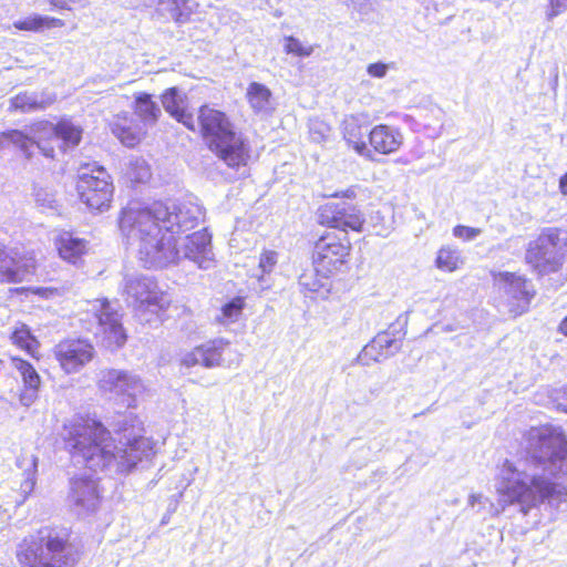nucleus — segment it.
I'll list each match as a JSON object with an SVG mask.
<instances>
[{"label":"nucleus","instance_id":"12","mask_svg":"<svg viewBox=\"0 0 567 567\" xmlns=\"http://www.w3.org/2000/svg\"><path fill=\"white\" fill-rule=\"evenodd\" d=\"M350 252V243H346L334 234L321 236L315 244L312 264L315 271L328 278L338 271Z\"/></svg>","mask_w":567,"mask_h":567},{"label":"nucleus","instance_id":"40","mask_svg":"<svg viewBox=\"0 0 567 567\" xmlns=\"http://www.w3.org/2000/svg\"><path fill=\"white\" fill-rule=\"evenodd\" d=\"M482 234L481 228L457 225L453 228V235L463 240L470 241Z\"/></svg>","mask_w":567,"mask_h":567},{"label":"nucleus","instance_id":"25","mask_svg":"<svg viewBox=\"0 0 567 567\" xmlns=\"http://www.w3.org/2000/svg\"><path fill=\"white\" fill-rule=\"evenodd\" d=\"M17 465L23 471L24 476L20 484V494L22 498L17 501V504L21 505L34 489L38 473V457L34 454H22L18 458Z\"/></svg>","mask_w":567,"mask_h":567},{"label":"nucleus","instance_id":"1","mask_svg":"<svg viewBox=\"0 0 567 567\" xmlns=\"http://www.w3.org/2000/svg\"><path fill=\"white\" fill-rule=\"evenodd\" d=\"M203 217L202 206L190 200L157 202L147 207H125L118 226L130 244H137L138 259L146 268H164L188 259L200 269H209L214 254L206 229L176 237L197 227Z\"/></svg>","mask_w":567,"mask_h":567},{"label":"nucleus","instance_id":"28","mask_svg":"<svg viewBox=\"0 0 567 567\" xmlns=\"http://www.w3.org/2000/svg\"><path fill=\"white\" fill-rule=\"evenodd\" d=\"M196 7L194 0H159L161 10L178 24L188 22Z\"/></svg>","mask_w":567,"mask_h":567},{"label":"nucleus","instance_id":"33","mask_svg":"<svg viewBox=\"0 0 567 567\" xmlns=\"http://www.w3.org/2000/svg\"><path fill=\"white\" fill-rule=\"evenodd\" d=\"M11 340L22 350L33 355L39 347L38 340L32 336L30 329L25 324L16 327L11 334Z\"/></svg>","mask_w":567,"mask_h":567},{"label":"nucleus","instance_id":"34","mask_svg":"<svg viewBox=\"0 0 567 567\" xmlns=\"http://www.w3.org/2000/svg\"><path fill=\"white\" fill-rule=\"evenodd\" d=\"M461 262V252L451 247H442L435 259L436 267L449 272L456 270Z\"/></svg>","mask_w":567,"mask_h":567},{"label":"nucleus","instance_id":"27","mask_svg":"<svg viewBox=\"0 0 567 567\" xmlns=\"http://www.w3.org/2000/svg\"><path fill=\"white\" fill-rule=\"evenodd\" d=\"M87 243L84 239L74 237L72 234L64 233L58 241V249L61 258L76 265L86 252Z\"/></svg>","mask_w":567,"mask_h":567},{"label":"nucleus","instance_id":"23","mask_svg":"<svg viewBox=\"0 0 567 567\" xmlns=\"http://www.w3.org/2000/svg\"><path fill=\"white\" fill-rule=\"evenodd\" d=\"M50 128V131L59 138L64 151L74 148L79 145L82 137V130L69 120H61L55 125L49 122H40L31 127L32 132Z\"/></svg>","mask_w":567,"mask_h":567},{"label":"nucleus","instance_id":"22","mask_svg":"<svg viewBox=\"0 0 567 567\" xmlns=\"http://www.w3.org/2000/svg\"><path fill=\"white\" fill-rule=\"evenodd\" d=\"M12 363L19 371L24 386L20 394V402L24 406H30L38 398V392L41 385L40 375L32 364L25 360L14 358Z\"/></svg>","mask_w":567,"mask_h":567},{"label":"nucleus","instance_id":"26","mask_svg":"<svg viewBox=\"0 0 567 567\" xmlns=\"http://www.w3.org/2000/svg\"><path fill=\"white\" fill-rule=\"evenodd\" d=\"M271 91L264 84L251 82L246 92L250 107L257 114H269L272 112Z\"/></svg>","mask_w":567,"mask_h":567},{"label":"nucleus","instance_id":"16","mask_svg":"<svg viewBox=\"0 0 567 567\" xmlns=\"http://www.w3.org/2000/svg\"><path fill=\"white\" fill-rule=\"evenodd\" d=\"M494 280L499 290L503 291L511 312L517 316L527 310L534 293L522 276L513 272H499L494 277Z\"/></svg>","mask_w":567,"mask_h":567},{"label":"nucleus","instance_id":"10","mask_svg":"<svg viewBox=\"0 0 567 567\" xmlns=\"http://www.w3.org/2000/svg\"><path fill=\"white\" fill-rule=\"evenodd\" d=\"M76 188L81 202L90 209L102 213L110 208L114 187L103 167H95L91 173H81Z\"/></svg>","mask_w":567,"mask_h":567},{"label":"nucleus","instance_id":"37","mask_svg":"<svg viewBox=\"0 0 567 567\" xmlns=\"http://www.w3.org/2000/svg\"><path fill=\"white\" fill-rule=\"evenodd\" d=\"M318 275L319 274L317 271H309L300 275L298 284L300 287V291L305 293V296H307L308 292H319L321 288H323V284L321 279L318 278Z\"/></svg>","mask_w":567,"mask_h":567},{"label":"nucleus","instance_id":"42","mask_svg":"<svg viewBox=\"0 0 567 567\" xmlns=\"http://www.w3.org/2000/svg\"><path fill=\"white\" fill-rule=\"evenodd\" d=\"M34 196H35V202L40 206L48 207V208H54L55 199H54L53 194L49 193L45 189L40 188V189L35 190Z\"/></svg>","mask_w":567,"mask_h":567},{"label":"nucleus","instance_id":"43","mask_svg":"<svg viewBox=\"0 0 567 567\" xmlns=\"http://www.w3.org/2000/svg\"><path fill=\"white\" fill-rule=\"evenodd\" d=\"M368 74L373 78H383L386 74L388 65L382 62L371 63L368 65Z\"/></svg>","mask_w":567,"mask_h":567},{"label":"nucleus","instance_id":"39","mask_svg":"<svg viewBox=\"0 0 567 567\" xmlns=\"http://www.w3.org/2000/svg\"><path fill=\"white\" fill-rule=\"evenodd\" d=\"M48 20V18L32 17L17 21L14 22L13 25L19 30L38 31L44 25V22Z\"/></svg>","mask_w":567,"mask_h":567},{"label":"nucleus","instance_id":"17","mask_svg":"<svg viewBox=\"0 0 567 567\" xmlns=\"http://www.w3.org/2000/svg\"><path fill=\"white\" fill-rule=\"evenodd\" d=\"M230 343L224 339L208 341L185 353L182 365L192 368L200 364L205 368H215L225 363V355L230 353Z\"/></svg>","mask_w":567,"mask_h":567},{"label":"nucleus","instance_id":"47","mask_svg":"<svg viewBox=\"0 0 567 567\" xmlns=\"http://www.w3.org/2000/svg\"><path fill=\"white\" fill-rule=\"evenodd\" d=\"M4 255V249L0 247V258Z\"/></svg>","mask_w":567,"mask_h":567},{"label":"nucleus","instance_id":"29","mask_svg":"<svg viewBox=\"0 0 567 567\" xmlns=\"http://www.w3.org/2000/svg\"><path fill=\"white\" fill-rule=\"evenodd\" d=\"M134 110L145 125H154L162 114L158 104L152 100V95L144 92L135 95Z\"/></svg>","mask_w":567,"mask_h":567},{"label":"nucleus","instance_id":"19","mask_svg":"<svg viewBox=\"0 0 567 567\" xmlns=\"http://www.w3.org/2000/svg\"><path fill=\"white\" fill-rule=\"evenodd\" d=\"M396 334H400V332L395 330L378 333L358 355L359 363L368 365L369 360L380 362L394 355L401 349V337H396Z\"/></svg>","mask_w":567,"mask_h":567},{"label":"nucleus","instance_id":"31","mask_svg":"<svg viewBox=\"0 0 567 567\" xmlns=\"http://www.w3.org/2000/svg\"><path fill=\"white\" fill-rule=\"evenodd\" d=\"M111 130L121 143L127 147H134L141 140L140 133L127 125V120L125 117L114 121L111 124Z\"/></svg>","mask_w":567,"mask_h":567},{"label":"nucleus","instance_id":"24","mask_svg":"<svg viewBox=\"0 0 567 567\" xmlns=\"http://www.w3.org/2000/svg\"><path fill=\"white\" fill-rule=\"evenodd\" d=\"M56 100L54 93L42 91L38 92H23L10 100L11 109L22 113H31L43 111L52 105Z\"/></svg>","mask_w":567,"mask_h":567},{"label":"nucleus","instance_id":"35","mask_svg":"<svg viewBox=\"0 0 567 567\" xmlns=\"http://www.w3.org/2000/svg\"><path fill=\"white\" fill-rule=\"evenodd\" d=\"M245 301L240 297L231 299L221 307L220 315L216 318L223 324L233 323L238 320L244 309Z\"/></svg>","mask_w":567,"mask_h":567},{"label":"nucleus","instance_id":"32","mask_svg":"<svg viewBox=\"0 0 567 567\" xmlns=\"http://www.w3.org/2000/svg\"><path fill=\"white\" fill-rule=\"evenodd\" d=\"M360 130L361 127L357 125V121L354 118L347 121L344 126V138L350 145H352L353 150L358 154L370 155V150L368 148L365 142L361 140L362 134Z\"/></svg>","mask_w":567,"mask_h":567},{"label":"nucleus","instance_id":"8","mask_svg":"<svg viewBox=\"0 0 567 567\" xmlns=\"http://www.w3.org/2000/svg\"><path fill=\"white\" fill-rule=\"evenodd\" d=\"M125 300L138 316L146 312L157 315L169 306L168 296L158 289L156 281L143 275H130L124 278Z\"/></svg>","mask_w":567,"mask_h":567},{"label":"nucleus","instance_id":"4","mask_svg":"<svg viewBox=\"0 0 567 567\" xmlns=\"http://www.w3.org/2000/svg\"><path fill=\"white\" fill-rule=\"evenodd\" d=\"M210 151H213L229 167H240L247 164L249 146L240 133H237L228 116L216 109L203 105L195 125Z\"/></svg>","mask_w":567,"mask_h":567},{"label":"nucleus","instance_id":"15","mask_svg":"<svg viewBox=\"0 0 567 567\" xmlns=\"http://www.w3.org/2000/svg\"><path fill=\"white\" fill-rule=\"evenodd\" d=\"M37 261L33 252L14 248L10 252L4 250L0 258V281L22 282L30 279L34 274Z\"/></svg>","mask_w":567,"mask_h":567},{"label":"nucleus","instance_id":"41","mask_svg":"<svg viewBox=\"0 0 567 567\" xmlns=\"http://www.w3.org/2000/svg\"><path fill=\"white\" fill-rule=\"evenodd\" d=\"M277 264V254L275 251H265L260 256L259 268L264 274H268L272 270Z\"/></svg>","mask_w":567,"mask_h":567},{"label":"nucleus","instance_id":"13","mask_svg":"<svg viewBox=\"0 0 567 567\" xmlns=\"http://www.w3.org/2000/svg\"><path fill=\"white\" fill-rule=\"evenodd\" d=\"M91 311L97 320L102 344L111 351L122 348L127 339L118 311L107 299H96L91 303Z\"/></svg>","mask_w":567,"mask_h":567},{"label":"nucleus","instance_id":"18","mask_svg":"<svg viewBox=\"0 0 567 567\" xmlns=\"http://www.w3.org/2000/svg\"><path fill=\"white\" fill-rule=\"evenodd\" d=\"M68 498L71 508L78 515L93 513L100 502L96 481L90 476L72 478Z\"/></svg>","mask_w":567,"mask_h":567},{"label":"nucleus","instance_id":"46","mask_svg":"<svg viewBox=\"0 0 567 567\" xmlns=\"http://www.w3.org/2000/svg\"><path fill=\"white\" fill-rule=\"evenodd\" d=\"M558 330H559L563 334L567 336V317H566V318H564V319L561 320V322L559 323V328H558Z\"/></svg>","mask_w":567,"mask_h":567},{"label":"nucleus","instance_id":"3","mask_svg":"<svg viewBox=\"0 0 567 567\" xmlns=\"http://www.w3.org/2000/svg\"><path fill=\"white\" fill-rule=\"evenodd\" d=\"M501 499L494 504L482 494H471L467 506L475 509L482 519L498 516L507 505L516 504L519 512L527 515L530 509L537 507L544 501H560L563 492L559 485L548 478L526 471H518L508 461H505L501 470V481L497 487Z\"/></svg>","mask_w":567,"mask_h":567},{"label":"nucleus","instance_id":"20","mask_svg":"<svg viewBox=\"0 0 567 567\" xmlns=\"http://www.w3.org/2000/svg\"><path fill=\"white\" fill-rule=\"evenodd\" d=\"M163 107L187 128L195 131V117L186 110L187 99L177 87H169L161 95Z\"/></svg>","mask_w":567,"mask_h":567},{"label":"nucleus","instance_id":"14","mask_svg":"<svg viewBox=\"0 0 567 567\" xmlns=\"http://www.w3.org/2000/svg\"><path fill=\"white\" fill-rule=\"evenodd\" d=\"M95 354L94 347L83 339H68L54 347V357L65 373H76L85 367Z\"/></svg>","mask_w":567,"mask_h":567},{"label":"nucleus","instance_id":"9","mask_svg":"<svg viewBox=\"0 0 567 567\" xmlns=\"http://www.w3.org/2000/svg\"><path fill=\"white\" fill-rule=\"evenodd\" d=\"M564 246L561 231L557 228H547L529 244L525 259L539 274L554 272L561 265Z\"/></svg>","mask_w":567,"mask_h":567},{"label":"nucleus","instance_id":"21","mask_svg":"<svg viewBox=\"0 0 567 567\" xmlns=\"http://www.w3.org/2000/svg\"><path fill=\"white\" fill-rule=\"evenodd\" d=\"M369 142L375 152L391 154L400 148L403 143V136L398 128L380 124L370 131Z\"/></svg>","mask_w":567,"mask_h":567},{"label":"nucleus","instance_id":"45","mask_svg":"<svg viewBox=\"0 0 567 567\" xmlns=\"http://www.w3.org/2000/svg\"><path fill=\"white\" fill-rule=\"evenodd\" d=\"M559 188L564 195H567V173L560 177Z\"/></svg>","mask_w":567,"mask_h":567},{"label":"nucleus","instance_id":"11","mask_svg":"<svg viewBox=\"0 0 567 567\" xmlns=\"http://www.w3.org/2000/svg\"><path fill=\"white\" fill-rule=\"evenodd\" d=\"M355 196L353 189H348L343 194V199L339 202L327 203L319 209V221L328 227L348 230L362 231L365 221L362 212L350 200Z\"/></svg>","mask_w":567,"mask_h":567},{"label":"nucleus","instance_id":"44","mask_svg":"<svg viewBox=\"0 0 567 567\" xmlns=\"http://www.w3.org/2000/svg\"><path fill=\"white\" fill-rule=\"evenodd\" d=\"M550 11L548 13L549 19L557 17L567 9V0H549Z\"/></svg>","mask_w":567,"mask_h":567},{"label":"nucleus","instance_id":"2","mask_svg":"<svg viewBox=\"0 0 567 567\" xmlns=\"http://www.w3.org/2000/svg\"><path fill=\"white\" fill-rule=\"evenodd\" d=\"M111 426L122 435L121 446L114 444L110 431L95 419L74 416L65 422L62 436L73 460L93 472L114 475L126 474L154 455L152 441L141 434L142 422L136 414H118Z\"/></svg>","mask_w":567,"mask_h":567},{"label":"nucleus","instance_id":"30","mask_svg":"<svg viewBox=\"0 0 567 567\" xmlns=\"http://www.w3.org/2000/svg\"><path fill=\"white\" fill-rule=\"evenodd\" d=\"M2 137L4 140L9 141L10 143L14 144L16 146H18L21 150V152H23V154L25 155L27 158L31 157L32 153H31L30 148L33 145H37L42 151L44 156H47V157L54 156L53 155L54 150L52 147H50V148L41 147L39 143H37L32 137H30L29 135L24 134L21 131L11 130V131L4 132V133H2Z\"/></svg>","mask_w":567,"mask_h":567},{"label":"nucleus","instance_id":"38","mask_svg":"<svg viewBox=\"0 0 567 567\" xmlns=\"http://www.w3.org/2000/svg\"><path fill=\"white\" fill-rule=\"evenodd\" d=\"M285 44V51L289 54H293L297 56H309L313 52L312 45H305L295 37H287Z\"/></svg>","mask_w":567,"mask_h":567},{"label":"nucleus","instance_id":"7","mask_svg":"<svg viewBox=\"0 0 567 567\" xmlns=\"http://www.w3.org/2000/svg\"><path fill=\"white\" fill-rule=\"evenodd\" d=\"M99 390L126 408H136L137 401L146 393L147 388L142 378L128 370L103 369L97 380Z\"/></svg>","mask_w":567,"mask_h":567},{"label":"nucleus","instance_id":"48","mask_svg":"<svg viewBox=\"0 0 567 567\" xmlns=\"http://www.w3.org/2000/svg\"><path fill=\"white\" fill-rule=\"evenodd\" d=\"M44 291H47V289H42V288H39V289H38V292H39V293H40V292H44Z\"/></svg>","mask_w":567,"mask_h":567},{"label":"nucleus","instance_id":"5","mask_svg":"<svg viewBox=\"0 0 567 567\" xmlns=\"http://www.w3.org/2000/svg\"><path fill=\"white\" fill-rule=\"evenodd\" d=\"M21 567H73L78 560L66 529L42 527L18 550Z\"/></svg>","mask_w":567,"mask_h":567},{"label":"nucleus","instance_id":"6","mask_svg":"<svg viewBox=\"0 0 567 567\" xmlns=\"http://www.w3.org/2000/svg\"><path fill=\"white\" fill-rule=\"evenodd\" d=\"M527 462L534 468H523L530 474L548 478L567 474V440L553 426L532 427L524 435ZM520 471L519 468H517Z\"/></svg>","mask_w":567,"mask_h":567},{"label":"nucleus","instance_id":"36","mask_svg":"<svg viewBox=\"0 0 567 567\" xmlns=\"http://www.w3.org/2000/svg\"><path fill=\"white\" fill-rule=\"evenodd\" d=\"M126 175L132 182L145 183L151 178V168L145 159L136 157L128 163Z\"/></svg>","mask_w":567,"mask_h":567}]
</instances>
